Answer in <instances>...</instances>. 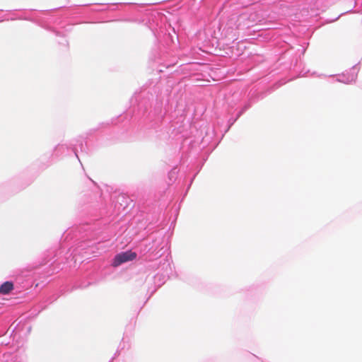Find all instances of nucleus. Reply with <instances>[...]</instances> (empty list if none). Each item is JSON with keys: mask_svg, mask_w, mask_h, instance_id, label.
Instances as JSON below:
<instances>
[{"mask_svg": "<svg viewBox=\"0 0 362 362\" xmlns=\"http://www.w3.org/2000/svg\"><path fill=\"white\" fill-rule=\"evenodd\" d=\"M136 257V252L132 251H126L119 253L113 259L112 266L117 267L124 262L134 260Z\"/></svg>", "mask_w": 362, "mask_h": 362, "instance_id": "obj_1", "label": "nucleus"}, {"mask_svg": "<svg viewBox=\"0 0 362 362\" xmlns=\"http://www.w3.org/2000/svg\"><path fill=\"white\" fill-rule=\"evenodd\" d=\"M13 289V284L11 281H6L0 286V294H8Z\"/></svg>", "mask_w": 362, "mask_h": 362, "instance_id": "obj_2", "label": "nucleus"}]
</instances>
